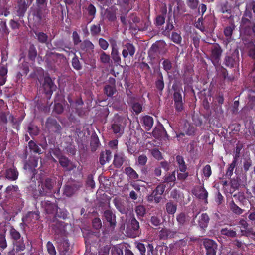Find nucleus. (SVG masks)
Returning a JSON list of instances; mask_svg holds the SVG:
<instances>
[{"instance_id": "nucleus-21", "label": "nucleus", "mask_w": 255, "mask_h": 255, "mask_svg": "<svg viewBox=\"0 0 255 255\" xmlns=\"http://www.w3.org/2000/svg\"><path fill=\"white\" fill-rule=\"evenodd\" d=\"M135 47L132 44L127 43L124 45V49L122 51V55L124 58H126L129 54L132 57L135 52Z\"/></svg>"}, {"instance_id": "nucleus-12", "label": "nucleus", "mask_w": 255, "mask_h": 255, "mask_svg": "<svg viewBox=\"0 0 255 255\" xmlns=\"http://www.w3.org/2000/svg\"><path fill=\"white\" fill-rule=\"evenodd\" d=\"M222 53V49L218 44H215L211 49L210 58L214 65L218 63L220 60Z\"/></svg>"}, {"instance_id": "nucleus-33", "label": "nucleus", "mask_w": 255, "mask_h": 255, "mask_svg": "<svg viewBox=\"0 0 255 255\" xmlns=\"http://www.w3.org/2000/svg\"><path fill=\"white\" fill-rule=\"evenodd\" d=\"M152 133L153 135L156 138H165L168 136L166 131L163 128L154 129Z\"/></svg>"}, {"instance_id": "nucleus-30", "label": "nucleus", "mask_w": 255, "mask_h": 255, "mask_svg": "<svg viewBox=\"0 0 255 255\" xmlns=\"http://www.w3.org/2000/svg\"><path fill=\"white\" fill-rule=\"evenodd\" d=\"M18 175V173L16 169L10 168L8 169L5 172V177L11 180H15Z\"/></svg>"}, {"instance_id": "nucleus-20", "label": "nucleus", "mask_w": 255, "mask_h": 255, "mask_svg": "<svg viewBox=\"0 0 255 255\" xmlns=\"http://www.w3.org/2000/svg\"><path fill=\"white\" fill-rule=\"evenodd\" d=\"M62 56V55L59 54L51 53L47 60L48 67L52 70H55L56 68L55 63L58 62V61L61 59Z\"/></svg>"}, {"instance_id": "nucleus-38", "label": "nucleus", "mask_w": 255, "mask_h": 255, "mask_svg": "<svg viewBox=\"0 0 255 255\" xmlns=\"http://www.w3.org/2000/svg\"><path fill=\"white\" fill-rule=\"evenodd\" d=\"M176 160L178 164L180 171L182 172H185L187 169V167L184 161L183 157L181 156L178 155L176 157Z\"/></svg>"}, {"instance_id": "nucleus-1", "label": "nucleus", "mask_w": 255, "mask_h": 255, "mask_svg": "<svg viewBox=\"0 0 255 255\" xmlns=\"http://www.w3.org/2000/svg\"><path fill=\"white\" fill-rule=\"evenodd\" d=\"M254 20L251 11L246 9L242 17L240 25V33L247 36H251L254 33Z\"/></svg>"}, {"instance_id": "nucleus-32", "label": "nucleus", "mask_w": 255, "mask_h": 255, "mask_svg": "<svg viewBox=\"0 0 255 255\" xmlns=\"http://www.w3.org/2000/svg\"><path fill=\"white\" fill-rule=\"evenodd\" d=\"M177 204L173 201L170 200L165 204L166 212L169 214H174L177 210Z\"/></svg>"}, {"instance_id": "nucleus-34", "label": "nucleus", "mask_w": 255, "mask_h": 255, "mask_svg": "<svg viewBox=\"0 0 255 255\" xmlns=\"http://www.w3.org/2000/svg\"><path fill=\"white\" fill-rule=\"evenodd\" d=\"M155 86L157 89L159 91L160 93L162 92L164 87V83L163 82V77L161 72L158 73V79L155 82Z\"/></svg>"}, {"instance_id": "nucleus-53", "label": "nucleus", "mask_w": 255, "mask_h": 255, "mask_svg": "<svg viewBox=\"0 0 255 255\" xmlns=\"http://www.w3.org/2000/svg\"><path fill=\"white\" fill-rule=\"evenodd\" d=\"M171 38L173 42L177 44H180L181 43L182 37L180 34L176 32H173L172 33Z\"/></svg>"}, {"instance_id": "nucleus-47", "label": "nucleus", "mask_w": 255, "mask_h": 255, "mask_svg": "<svg viewBox=\"0 0 255 255\" xmlns=\"http://www.w3.org/2000/svg\"><path fill=\"white\" fill-rule=\"evenodd\" d=\"M99 58L100 62L104 64H108L111 61L110 56L103 51L100 53Z\"/></svg>"}, {"instance_id": "nucleus-42", "label": "nucleus", "mask_w": 255, "mask_h": 255, "mask_svg": "<svg viewBox=\"0 0 255 255\" xmlns=\"http://www.w3.org/2000/svg\"><path fill=\"white\" fill-rule=\"evenodd\" d=\"M111 57L116 66L120 65L121 59L119 56L118 49H112Z\"/></svg>"}, {"instance_id": "nucleus-26", "label": "nucleus", "mask_w": 255, "mask_h": 255, "mask_svg": "<svg viewBox=\"0 0 255 255\" xmlns=\"http://www.w3.org/2000/svg\"><path fill=\"white\" fill-rule=\"evenodd\" d=\"M110 82L112 86L110 85H105L104 91V93L108 97H112L113 94L116 92L115 87V80L113 78L110 80Z\"/></svg>"}, {"instance_id": "nucleus-15", "label": "nucleus", "mask_w": 255, "mask_h": 255, "mask_svg": "<svg viewBox=\"0 0 255 255\" xmlns=\"http://www.w3.org/2000/svg\"><path fill=\"white\" fill-rule=\"evenodd\" d=\"M123 118L118 116L115 118L114 123L112 125V128L114 133L118 134L121 136L124 132V126L122 125Z\"/></svg>"}, {"instance_id": "nucleus-39", "label": "nucleus", "mask_w": 255, "mask_h": 255, "mask_svg": "<svg viewBox=\"0 0 255 255\" xmlns=\"http://www.w3.org/2000/svg\"><path fill=\"white\" fill-rule=\"evenodd\" d=\"M230 210L235 214L240 215L243 212V210L237 206L232 200L229 203Z\"/></svg>"}, {"instance_id": "nucleus-8", "label": "nucleus", "mask_w": 255, "mask_h": 255, "mask_svg": "<svg viewBox=\"0 0 255 255\" xmlns=\"http://www.w3.org/2000/svg\"><path fill=\"white\" fill-rule=\"evenodd\" d=\"M116 209L122 214H127L130 210L129 203L121 198H116L113 200Z\"/></svg>"}, {"instance_id": "nucleus-49", "label": "nucleus", "mask_w": 255, "mask_h": 255, "mask_svg": "<svg viewBox=\"0 0 255 255\" xmlns=\"http://www.w3.org/2000/svg\"><path fill=\"white\" fill-rule=\"evenodd\" d=\"M61 11L63 15V6L59 4H55L51 10V13L53 16L57 17L59 15V12Z\"/></svg>"}, {"instance_id": "nucleus-44", "label": "nucleus", "mask_w": 255, "mask_h": 255, "mask_svg": "<svg viewBox=\"0 0 255 255\" xmlns=\"http://www.w3.org/2000/svg\"><path fill=\"white\" fill-rule=\"evenodd\" d=\"M105 17L109 21H114L116 20V15L115 10L107 9L105 11Z\"/></svg>"}, {"instance_id": "nucleus-41", "label": "nucleus", "mask_w": 255, "mask_h": 255, "mask_svg": "<svg viewBox=\"0 0 255 255\" xmlns=\"http://www.w3.org/2000/svg\"><path fill=\"white\" fill-rule=\"evenodd\" d=\"M135 211L138 218L140 219L141 217H144L146 214V209L144 206L139 205L135 207Z\"/></svg>"}, {"instance_id": "nucleus-40", "label": "nucleus", "mask_w": 255, "mask_h": 255, "mask_svg": "<svg viewBox=\"0 0 255 255\" xmlns=\"http://www.w3.org/2000/svg\"><path fill=\"white\" fill-rule=\"evenodd\" d=\"M80 48L83 50L88 51L93 50L94 48V46L90 41L85 40L81 43Z\"/></svg>"}, {"instance_id": "nucleus-31", "label": "nucleus", "mask_w": 255, "mask_h": 255, "mask_svg": "<svg viewBox=\"0 0 255 255\" xmlns=\"http://www.w3.org/2000/svg\"><path fill=\"white\" fill-rule=\"evenodd\" d=\"M165 45V43L163 41H159L153 44L149 51L150 54L153 53H159L162 48Z\"/></svg>"}, {"instance_id": "nucleus-10", "label": "nucleus", "mask_w": 255, "mask_h": 255, "mask_svg": "<svg viewBox=\"0 0 255 255\" xmlns=\"http://www.w3.org/2000/svg\"><path fill=\"white\" fill-rule=\"evenodd\" d=\"M127 103L131 107L132 111L136 115H138L143 110V105L140 103L138 98L134 96H129L127 100Z\"/></svg>"}, {"instance_id": "nucleus-14", "label": "nucleus", "mask_w": 255, "mask_h": 255, "mask_svg": "<svg viewBox=\"0 0 255 255\" xmlns=\"http://www.w3.org/2000/svg\"><path fill=\"white\" fill-rule=\"evenodd\" d=\"M190 217L184 212H181L176 216V220L178 225V230L182 231L183 228L187 226L190 220Z\"/></svg>"}, {"instance_id": "nucleus-22", "label": "nucleus", "mask_w": 255, "mask_h": 255, "mask_svg": "<svg viewBox=\"0 0 255 255\" xmlns=\"http://www.w3.org/2000/svg\"><path fill=\"white\" fill-rule=\"evenodd\" d=\"M65 224L62 221H56L52 225V229L55 234L58 236L63 235L65 232Z\"/></svg>"}, {"instance_id": "nucleus-9", "label": "nucleus", "mask_w": 255, "mask_h": 255, "mask_svg": "<svg viewBox=\"0 0 255 255\" xmlns=\"http://www.w3.org/2000/svg\"><path fill=\"white\" fill-rule=\"evenodd\" d=\"M45 126L49 132L60 134L62 127L55 119L51 117L48 118L46 121Z\"/></svg>"}, {"instance_id": "nucleus-18", "label": "nucleus", "mask_w": 255, "mask_h": 255, "mask_svg": "<svg viewBox=\"0 0 255 255\" xmlns=\"http://www.w3.org/2000/svg\"><path fill=\"white\" fill-rule=\"evenodd\" d=\"M177 233L176 230H173L167 228H162L158 233V237L160 240H167L169 238H174Z\"/></svg>"}, {"instance_id": "nucleus-7", "label": "nucleus", "mask_w": 255, "mask_h": 255, "mask_svg": "<svg viewBox=\"0 0 255 255\" xmlns=\"http://www.w3.org/2000/svg\"><path fill=\"white\" fill-rule=\"evenodd\" d=\"M49 12L47 7L36 6L32 10V14L38 23L46 20Z\"/></svg>"}, {"instance_id": "nucleus-62", "label": "nucleus", "mask_w": 255, "mask_h": 255, "mask_svg": "<svg viewBox=\"0 0 255 255\" xmlns=\"http://www.w3.org/2000/svg\"><path fill=\"white\" fill-rule=\"evenodd\" d=\"M87 10L88 14L90 16H92V18H91L90 20L88 22V23H90V22H91V21L92 20V19L94 17V15L96 13V8L93 4H90L88 5Z\"/></svg>"}, {"instance_id": "nucleus-6", "label": "nucleus", "mask_w": 255, "mask_h": 255, "mask_svg": "<svg viewBox=\"0 0 255 255\" xmlns=\"http://www.w3.org/2000/svg\"><path fill=\"white\" fill-rule=\"evenodd\" d=\"M140 228L139 223L136 219L134 216L132 217L129 221L127 227L128 233L127 235L132 238L137 236Z\"/></svg>"}, {"instance_id": "nucleus-5", "label": "nucleus", "mask_w": 255, "mask_h": 255, "mask_svg": "<svg viewBox=\"0 0 255 255\" xmlns=\"http://www.w3.org/2000/svg\"><path fill=\"white\" fill-rule=\"evenodd\" d=\"M225 66L230 67H237L239 65V55L238 50H235L231 53L225 56L224 61Z\"/></svg>"}, {"instance_id": "nucleus-11", "label": "nucleus", "mask_w": 255, "mask_h": 255, "mask_svg": "<svg viewBox=\"0 0 255 255\" xmlns=\"http://www.w3.org/2000/svg\"><path fill=\"white\" fill-rule=\"evenodd\" d=\"M203 245L206 250V255H216L217 244L213 240L208 238L203 241Z\"/></svg>"}, {"instance_id": "nucleus-63", "label": "nucleus", "mask_w": 255, "mask_h": 255, "mask_svg": "<svg viewBox=\"0 0 255 255\" xmlns=\"http://www.w3.org/2000/svg\"><path fill=\"white\" fill-rule=\"evenodd\" d=\"M72 65L73 67L77 70H80L82 68L78 58L76 56L72 59Z\"/></svg>"}, {"instance_id": "nucleus-17", "label": "nucleus", "mask_w": 255, "mask_h": 255, "mask_svg": "<svg viewBox=\"0 0 255 255\" xmlns=\"http://www.w3.org/2000/svg\"><path fill=\"white\" fill-rule=\"evenodd\" d=\"M28 6L25 0H17L15 7L17 15L19 17H23Z\"/></svg>"}, {"instance_id": "nucleus-19", "label": "nucleus", "mask_w": 255, "mask_h": 255, "mask_svg": "<svg viewBox=\"0 0 255 255\" xmlns=\"http://www.w3.org/2000/svg\"><path fill=\"white\" fill-rule=\"evenodd\" d=\"M103 216L109 223L110 227L114 228L116 225V215L110 209L106 210L103 213Z\"/></svg>"}, {"instance_id": "nucleus-37", "label": "nucleus", "mask_w": 255, "mask_h": 255, "mask_svg": "<svg viewBox=\"0 0 255 255\" xmlns=\"http://www.w3.org/2000/svg\"><path fill=\"white\" fill-rule=\"evenodd\" d=\"M143 121L146 129L149 130L153 124V118L149 116H146L143 118Z\"/></svg>"}, {"instance_id": "nucleus-51", "label": "nucleus", "mask_w": 255, "mask_h": 255, "mask_svg": "<svg viewBox=\"0 0 255 255\" xmlns=\"http://www.w3.org/2000/svg\"><path fill=\"white\" fill-rule=\"evenodd\" d=\"M235 26L234 23H231L230 25L227 26L224 29V34L227 37H231L233 31L235 29Z\"/></svg>"}, {"instance_id": "nucleus-25", "label": "nucleus", "mask_w": 255, "mask_h": 255, "mask_svg": "<svg viewBox=\"0 0 255 255\" xmlns=\"http://www.w3.org/2000/svg\"><path fill=\"white\" fill-rule=\"evenodd\" d=\"M163 182H162L165 184L166 183L167 185H169V188H172L175 185V181L176 180L175 171H174L171 173H168L164 176Z\"/></svg>"}, {"instance_id": "nucleus-61", "label": "nucleus", "mask_w": 255, "mask_h": 255, "mask_svg": "<svg viewBox=\"0 0 255 255\" xmlns=\"http://www.w3.org/2000/svg\"><path fill=\"white\" fill-rule=\"evenodd\" d=\"M163 68L167 73L172 69L171 62L169 59H164L162 62Z\"/></svg>"}, {"instance_id": "nucleus-55", "label": "nucleus", "mask_w": 255, "mask_h": 255, "mask_svg": "<svg viewBox=\"0 0 255 255\" xmlns=\"http://www.w3.org/2000/svg\"><path fill=\"white\" fill-rule=\"evenodd\" d=\"M37 56V51L33 45H30L28 51V56L29 58L34 60Z\"/></svg>"}, {"instance_id": "nucleus-35", "label": "nucleus", "mask_w": 255, "mask_h": 255, "mask_svg": "<svg viewBox=\"0 0 255 255\" xmlns=\"http://www.w3.org/2000/svg\"><path fill=\"white\" fill-rule=\"evenodd\" d=\"M195 195L200 199H203L205 200V203H207V198L208 196V192L203 187H200L196 191Z\"/></svg>"}, {"instance_id": "nucleus-36", "label": "nucleus", "mask_w": 255, "mask_h": 255, "mask_svg": "<svg viewBox=\"0 0 255 255\" xmlns=\"http://www.w3.org/2000/svg\"><path fill=\"white\" fill-rule=\"evenodd\" d=\"M249 56L251 57L253 60V66L254 68L253 69L252 72L251 73V76L255 77V46L253 45L252 46L249 50ZM254 82H255V79L254 80Z\"/></svg>"}, {"instance_id": "nucleus-23", "label": "nucleus", "mask_w": 255, "mask_h": 255, "mask_svg": "<svg viewBox=\"0 0 255 255\" xmlns=\"http://www.w3.org/2000/svg\"><path fill=\"white\" fill-rule=\"evenodd\" d=\"M58 160L61 166L64 168H67V169L69 171L73 170L76 167L65 156L60 155Z\"/></svg>"}, {"instance_id": "nucleus-3", "label": "nucleus", "mask_w": 255, "mask_h": 255, "mask_svg": "<svg viewBox=\"0 0 255 255\" xmlns=\"http://www.w3.org/2000/svg\"><path fill=\"white\" fill-rule=\"evenodd\" d=\"M41 205L42 208L44 209L45 212L47 214H53L56 213L58 217L63 219H65L67 217L66 212H61L60 209H59V211H58L57 205L54 203H52L48 200H44L41 202Z\"/></svg>"}, {"instance_id": "nucleus-60", "label": "nucleus", "mask_w": 255, "mask_h": 255, "mask_svg": "<svg viewBox=\"0 0 255 255\" xmlns=\"http://www.w3.org/2000/svg\"><path fill=\"white\" fill-rule=\"evenodd\" d=\"M15 245L16 247V250L17 251H23L25 248V245L22 239L15 241Z\"/></svg>"}, {"instance_id": "nucleus-52", "label": "nucleus", "mask_w": 255, "mask_h": 255, "mask_svg": "<svg viewBox=\"0 0 255 255\" xmlns=\"http://www.w3.org/2000/svg\"><path fill=\"white\" fill-rule=\"evenodd\" d=\"M147 160L148 158L145 154L140 155L137 158L136 164L138 166H144L147 162Z\"/></svg>"}, {"instance_id": "nucleus-29", "label": "nucleus", "mask_w": 255, "mask_h": 255, "mask_svg": "<svg viewBox=\"0 0 255 255\" xmlns=\"http://www.w3.org/2000/svg\"><path fill=\"white\" fill-rule=\"evenodd\" d=\"M125 173L131 180H137L139 178L138 174L130 167L125 168Z\"/></svg>"}, {"instance_id": "nucleus-2", "label": "nucleus", "mask_w": 255, "mask_h": 255, "mask_svg": "<svg viewBox=\"0 0 255 255\" xmlns=\"http://www.w3.org/2000/svg\"><path fill=\"white\" fill-rule=\"evenodd\" d=\"M56 185V181L47 178L42 181L38 185V192L42 196H50L54 192V187Z\"/></svg>"}, {"instance_id": "nucleus-48", "label": "nucleus", "mask_w": 255, "mask_h": 255, "mask_svg": "<svg viewBox=\"0 0 255 255\" xmlns=\"http://www.w3.org/2000/svg\"><path fill=\"white\" fill-rule=\"evenodd\" d=\"M28 147L30 150L34 153L41 154V148L32 140H31L28 143Z\"/></svg>"}, {"instance_id": "nucleus-58", "label": "nucleus", "mask_w": 255, "mask_h": 255, "mask_svg": "<svg viewBox=\"0 0 255 255\" xmlns=\"http://www.w3.org/2000/svg\"><path fill=\"white\" fill-rule=\"evenodd\" d=\"M237 161L234 160L229 165L228 170L226 173V176L227 177H230L233 174L234 169L236 166Z\"/></svg>"}, {"instance_id": "nucleus-13", "label": "nucleus", "mask_w": 255, "mask_h": 255, "mask_svg": "<svg viewBox=\"0 0 255 255\" xmlns=\"http://www.w3.org/2000/svg\"><path fill=\"white\" fill-rule=\"evenodd\" d=\"M43 86L45 94L48 96H49V97L52 95L53 92L56 89V86L49 76L44 77Z\"/></svg>"}, {"instance_id": "nucleus-24", "label": "nucleus", "mask_w": 255, "mask_h": 255, "mask_svg": "<svg viewBox=\"0 0 255 255\" xmlns=\"http://www.w3.org/2000/svg\"><path fill=\"white\" fill-rule=\"evenodd\" d=\"M126 157L123 152L116 153L114 155L113 164L116 168H120L126 160Z\"/></svg>"}, {"instance_id": "nucleus-28", "label": "nucleus", "mask_w": 255, "mask_h": 255, "mask_svg": "<svg viewBox=\"0 0 255 255\" xmlns=\"http://www.w3.org/2000/svg\"><path fill=\"white\" fill-rule=\"evenodd\" d=\"M112 158V152L110 150L102 152L100 155L99 161L102 165L109 162Z\"/></svg>"}, {"instance_id": "nucleus-56", "label": "nucleus", "mask_w": 255, "mask_h": 255, "mask_svg": "<svg viewBox=\"0 0 255 255\" xmlns=\"http://www.w3.org/2000/svg\"><path fill=\"white\" fill-rule=\"evenodd\" d=\"M199 0H186L187 6L192 9H195L199 5Z\"/></svg>"}, {"instance_id": "nucleus-59", "label": "nucleus", "mask_w": 255, "mask_h": 255, "mask_svg": "<svg viewBox=\"0 0 255 255\" xmlns=\"http://www.w3.org/2000/svg\"><path fill=\"white\" fill-rule=\"evenodd\" d=\"M10 234L12 238L15 241L19 240L21 238L20 234L16 231L14 228H12L10 231Z\"/></svg>"}, {"instance_id": "nucleus-43", "label": "nucleus", "mask_w": 255, "mask_h": 255, "mask_svg": "<svg viewBox=\"0 0 255 255\" xmlns=\"http://www.w3.org/2000/svg\"><path fill=\"white\" fill-rule=\"evenodd\" d=\"M240 186V179L237 177L236 178H233L230 181L231 188L230 190V193H233L236 190H237Z\"/></svg>"}, {"instance_id": "nucleus-57", "label": "nucleus", "mask_w": 255, "mask_h": 255, "mask_svg": "<svg viewBox=\"0 0 255 255\" xmlns=\"http://www.w3.org/2000/svg\"><path fill=\"white\" fill-rule=\"evenodd\" d=\"M99 141L98 138L97 136L93 137L90 143L91 150L92 151H95L97 149V148L99 146Z\"/></svg>"}, {"instance_id": "nucleus-54", "label": "nucleus", "mask_w": 255, "mask_h": 255, "mask_svg": "<svg viewBox=\"0 0 255 255\" xmlns=\"http://www.w3.org/2000/svg\"><path fill=\"white\" fill-rule=\"evenodd\" d=\"M252 165L251 158L249 157L244 158L243 168L245 172L248 171Z\"/></svg>"}, {"instance_id": "nucleus-45", "label": "nucleus", "mask_w": 255, "mask_h": 255, "mask_svg": "<svg viewBox=\"0 0 255 255\" xmlns=\"http://www.w3.org/2000/svg\"><path fill=\"white\" fill-rule=\"evenodd\" d=\"M27 129L28 132L31 136L37 135L39 132L38 127L33 124H29Z\"/></svg>"}, {"instance_id": "nucleus-16", "label": "nucleus", "mask_w": 255, "mask_h": 255, "mask_svg": "<svg viewBox=\"0 0 255 255\" xmlns=\"http://www.w3.org/2000/svg\"><path fill=\"white\" fill-rule=\"evenodd\" d=\"M81 186L82 184L80 182H73L71 184H67L65 186L64 193L67 196H71Z\"/></svg>"}, {"instance_id": "nucleus-50", "label": "nucleus", "mask_w": 255, "mask_h": 255, "mask_svg": "<svg viewBox=\"0 0 255 255\" xmlns=\"http://www.w3.org/2000/svg\"><path fill=\"white\" fill-rule=\"evenodd\" d=\"M166 188V185L163 183L159 184L156 188L153 191L155 195H162L164 192Z\"/></svg>"}, {"instance_id": "nucleus-27", "label": "nucleus", "mask_w": 255, "mask_h": 255, "mask_svg": "<svg viewBox=\"0 0 255 255\" xmlns=\"http://www.w3.org/2000/svg\"><path fill=\"white\" fill-rule=\"evenodd\" d=\"M33 31L35 35V38L39 43L45 44L48 43V37L46 33L35 30H33Z\"/></svg>"}, {"instance_id": "nucleus-64", "label": "nucleus", "mask_w": 255, "mask_h": 255, "mask_svg": "<svg viewBox=\"0 0 255 255\" xmlns=\"http://www.w3.org/2000/svg\"><path fill=\"white\" fill-rule=\"evenodd\" d=\"M91 34L93 36L98 35L101 31V27L100 24L93 25L90 28Z\"/></svg>"}, {"instance_id": "nucleus-46", "label": "nucleus", "mask_w": 255, "mask_h": 255, "mask_svg": "<svg viewBox=\"0 0 255 255\" xmlns=\"http://www.w3.org/2000/svg\"><path fill=\"white\" fill-rule=\"evenodd\" d=\"M220 232L222 235L227 236L229 237H235L237 235L235 231H233L230 229H228L227 228L222 229Z\"/></svg>"}, {"instance_id": "nucleus-4", "label": "nucleus", "mask_w": 255, "mask_h": 255, "mask_svg": "<svg viewBox=\"0 0 255 255\" xmlns=\"http://www.w3.org/2000/svg\"><path fill=\"white\" fill-rule=\"evenodd\" d=\"M199 213L200 211H197L195 214L193 215L191 226L198 225L200 228L205 229L208 226L210 218L206 213H202L199 215Z\"/></svg>"}]
</instances>
